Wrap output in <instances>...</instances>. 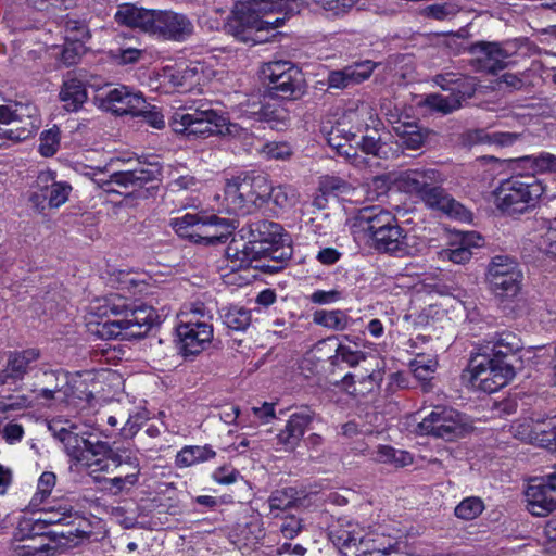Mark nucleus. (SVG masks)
Masks as SVG:
<instances>
[{"label":"nucleus","instance_id":"nucleus-1","mask_svg":"<svg viewBox=\"0 0 556 556\" xmlns=\"http://www.w3.org/2000/svg\"><path fill=\"white\" fill-rule=\"evenodd\" d=\"M296 0H236L231 16L225 25L226 31L245 43L267 41V33L282 26L285 17L273 18L274 13L291 15L300 12Z\"/></svg>","mask_w":556,"mask_h":556},{"label":"nucleus","instance_id":"nucleus-2","mask_svg":"<svg viewBox=\"0 0 556 556\" xmlns=\"http://www.w3.org/2000/svg\"><path fill=\"white\" fill-rule=\"evenodd\" d=\"M252 126V121L271 123L279 118V111L260 108L257 111L241 110L238 116ZM169 125L174 132L192 138H207L215 135L230 136L241 140L249 137L248 125L230 123L224 115L212 109H197L191 113L177 111Z\"/></svg>","mask_w":556,"mask_h":556},{"label":"nucleus","instance_id":"nucleus-3","mask_svg":"<svg viewBox=\"0 0 556 556\" xmlns=\"http://www.w3.org/2000/svg\"><path fill=\"white\" fill-rule=\"evenodd\" d=\"M358 223L379 252L405 257L418 255L426 249L424 239L401 227L396 216L387 210L366 207L361 211Z\"/></svg>","mask_w":556,"mask_h":556},{"label":"nucleus","instance_id":"nucleus-4","mask_svg":"<svg viewBox=\"0 0 556 556\" xmlns=\"http://www.w3.org/2000/svg\"><path fill=\"white\" fill-rule=\"evenodd\" d=\"M252 239L244 244L242 253L249 265L256 262L255 268L274 274L281 270L292 256L290 237L282 227L273 222L261 220L253 224Z\"/></svg>","mask_w":556,"mask_h":556},{"label":"nucleus","instance_id":"nucleus-5","mask_svg":"<svg viewBox=\"0 0 556 556\" xmlns=\"http://www.w3.org/2000/svg\"><path fill=\"white\" fill-rule=\"evenodd\" d=\"M439 180L440 175L434 169H409L396 175L393 182L397 190L420 199L431 208L463 222L471 220V213L463 204L434 186Z\"/></svg>","mask_w":556,"mask_h":556},{"label":"nucleus","instance_id":"nucleus-6","mask_svg":"<svg viewBox=\"0 0 556 556\" xmlns=\"http://www.w3.org/2000/svg\"><path fill=\"white\" fill-rule=\"evenodd\" d=\"M49 430L58 439L65 453L77 464L96 471H110L108 462L111 450L105 442L91 440V435L67 419H53Z\"/></svg>","mask_w":556,"mask_h":556},{"label":"nucleus","instance_id":"nucleus-7","mask_svg":"<svg viewBox=\"0 0 556 556\" xmlns=\"http://www.w3.org/2000/svg\"><path fill=\"white\" fill-rule=\"evenodd\" d=\"M545 192V185L534 177L513 176L493 191L494 205L504 215L519 216L533 210Z\"/></svg>","mask_w":556,"mask_h":556},{"label":"nucleus","instance_id":"nucleus-8","mask_svg":"<svg viewBox=\"0 0 556 556\" xmlns=\"http://www.w3.org/2000/svg\"><path fill=\"white\" fill-rule=\"evenodd\" d=\"M170 226L179 237L203 244L222 242L231 235L233 229L229 219L204 212L186 213L172 218Z\"/></svg>","mask_w":556,"mask_h":556},{"label":"nucleus","instance_id":"nucleus-9","mask_svg":"<svg viewBox=\"0 0 556 556\" xmlns=\"http://www.w3.org/2000/svg\"><path fill=\"white\" fill-rule=\"evenodd\" d=\"M0 148L24 141L40 127L38 109L33 103L0 105Z\"/></svg>","mask_w":556,"mask_h":556},{"label":"nucleus","instance_id":"nucleus-10","mask_svg":"<svg viewBox=\"0 0 556 556\" xmlns=\"http://www.w3.org/2000/svg\"><path fill=\"white\" fill-rule=\"evenodd\" d=\"M156 317L151 306L139 305L128 308L126 305L121 318L98 321L96 332L105 340L141 336L154 324Z\"/></svg>","mask_w":556,"mask_h":556},{"label":"nucleus","instance_id":"nucleus-11","mask_svg":"<svg viewBox=\"0 0 556 556\" xmlns=\"http://www.w3.org/2000/svg\"><path fill=\"white\" fill-rule=\"evenodd\" d=\"M469 428L464 415L450 407L435 406L418 422L416 432L451 441L463 437Z\"/></svg>","mask_w":556,"mask_h":556},{"label":"nucleus","instance_id":"nucleus-12","mask_svg":"<svg viewBox=\"0 0 556 556\" xmlns=\"http://www.w3.org/2000/svg\"><path fill=\"white\" fill-rule=\"evenodd\" d=\"M469 370L471 384L488 393L500 390L515 376L514 367L509 363L489 355L472 358Z\"/></svg>","mask_w":556,"mask_h":556},{"label":"nucleus","instance_id":"nucleus-13","mask_svg":"<svg viewBox=\"0 0 556 556\" xmlns=\"http://www.w3.org/2000/svg\"><path fill=\"white\" fill-rule=\"evenodd\" d=\"M39 523L43 530L46 527L51 525L63 523L71 527L66 531L52 532L50 538H54L55 534H68L79 540L77 546L87 541L90 536L91 530L87 519L83 518L73 507L66 502H58L53 504H47L43 506L39 516L37 517Z\"/></svg>","mask_w":556,"mask_h":556},{"label":"nucleus","instance_id":"nucleus-14","mask_svg":"<svg viewBox=\"0 0 556 556\" xmlns=\"http://www.w3.org/2000/svg\"><path fill=\"white\" fill-rule=\"evenodd\" d=\"M486 278L492 292L498 298H514L521 289L522 273L518 263L508 256L493 257Z\"/></svg>","mask_w":556,"mask_h":556},{"label":"nucleus","instance_id":"nucleus-15","mask_svg":"<svg viewBox=\"0 0 556 556\" xmlns=\"http://www.w3.org/2000/svg\"><path fill=\"white\" fill-rule=\"evenodd\" d=\"M73 191L70 182L58 180L56 174L50 169L41 170L36 178V190L30 195V202L38 208H59L64 205Z\"/></svg>","mask_w":556,"mask_h":556},{"label":"nucleus","instance_id":"nucleus-16","mask_svg":"<svg viewBox=\"0 0 556 556\" xmlns=\"http://www.w3.org/2000/svg\"><path fill=\"white\" fill-rule=\"evenodd\" d=\"M96 101L106 111L118 115H139L146 108L143 94L125 85L99 91Z\"/></svg>","mask_w":556,"mask_h":556},{"label":"nucleus","instance_id":"nucleus-17","mask_svg":"<svg viewBox=\"0 0 556 556\" xmlns=\"http://www.w3.org/2000/svg\"><path fill=\"white\" fill-rule=\"evenodd\" d=\"M415 553L405 539L393 538L378 530L367 532L358 543L356 551H353L354 556L414 555Z\"/></svg>","mask_w":556,"mask_h":556},{"label":"nucleus","instance_id":"nucleus-18","mask_svg":"<svg viewBox=\"0 0 556 556\" xmlns=\"http://www.w3.org/2000/svg\"><path fill=\"white\" fill-rule=\"evenodd\" d=\"M470 53L479 70L494 73L511 63L515 50L510 43L480 41L470 47Z\"/></svg>","mask_w":556,"mask_h":556},{"label":"nucleus","instance_id":"nucleus-19","mask_svg":"<svg viewBox=\"0 0 556 556\" xmlns=\"http://www.w3.org/2000/svg\"><path fill=\"white\" fill-rule=\"evenodd\" d=\"M194 30L192 22L181 13L170 10H156L154 15L152 36L174 41H184Z\"/></svg>","mask_w":556,"mask_h":556},{"label":"nucleus","instance_id":"nucleus-20","mask_svg":"<svg viewBox=\"0 0 556 556\" xmlns=\"http://www.w3.org/2000/svg\"><path fill=\"white\" fill-rule=\"evenodd\" d=\"M527 509L536 517H544L556 510V491L544 477L533 478L525 491Z\"/></svg>","mask_w":556,"mask_h":556},{"label":"nucleus","instance_id":"nucleus-21","mask_svg":"<svg viewBox=\"0 0 556 556\" xmlns=\"http://www.w3.org/2000/svg\"><path fill=\"white\" fill-rule=\"evenodd\" d=\"M159 86L165 93L185 92L200 84V72L197 66H166L157 74Z\"/></svg>","mask_w":556,"mask_h":556},{"label":"nucleus","instance_id":"nucleus-22","mask_svg":"<svg viewBox=\"0 0 556 556\" xmlns=\"http://www.w3.org/2000/svg\"><path fill=\"white\" fill-rule=\"evenodd\" d=\"M71 532L67 535L55 534L54 538H49L47 543L38 542V540L16 543L13 552L15 556H54L62 554L77 546L79 540L71 536Z\"/></svg>","mask_w":556,"mask_h":556},{"label":"nucleus","instance_id":"nucleus-23","mask_svg":"<svg viewBox=\"0 0 556 556\" xmlns=\"http://www.w3.org/2000/svg\"><path fill=\"white\" fill-rule=\"evenodd\" d=\"M482 241L478 232L459 231L454 235L448 248L438 253L439 258L454 264H466L472 257V249L481 247Z\"/></svg>","mask_w":556,"mask_h":556},{"label":"nucleus","instance_id":"nucleus-24","mask_svg":"<svg viewBox=\"0 0 556 556\" xmlns=\"http://www.w3.org/2000/svg\"><path fill=\"white\" fill-rule=\"evenodd\" d=\"M156 170L140 166L134 169L119 170L110 175V178L94 179V182L108 192L117 191L114 186L124 189H136L143 187L147 182L155 178Z\"/></svg>","mask_w":556,"mask_h":556},{"label":"nucleus","instance_id":"nucleus-25","mask_svg":"<svg viewBox=\"0 0 556 556\" xmlns=\"http://www.w3.org/2000/svg\"><path fill=\"white\" fill-rule=\"evenodd\" d=\"M178 346L184 355H197L206 350L213 340V326L200 325L197 328L176 326Z\"/></svg>","mask_w":556,"mask_h":556},{"label":"nucleus","instance_id":"nucleus-26","mask_svg":"<svg viewBox=\"0 0 556 556\" xmlns=\"http://www.w3.org/2000/svg\"><path fill=\"white\" fill-rule=\"evenodd\" d=\"M375 67L376 63L370 60H365L350 64L342 70L332 71L328 74V87L345 89L358 85L370 77Z\"/></svg>","mask_w":556,"mask_h":556},{"label":"nucleus","instance_id":"nucleus-27","mask_svg":"<svg viewBox=\"0 0 556 556\" xmlns=\"http://www.w3.org/2000/svg\"><path fill=\"white\" fill-rule=\"evenodd\" d=\"M389 122L392 124V132L396 137L394 143L399 144L400 154L403 149L418 150L426 142L429 132L417 123L404 121L393 114L389 115Z\"/></svg>","mask_w":556,"mask_h":556},{"label":"nucleus","instance_id":"nucleus-28","mask_svg":"<svg viewBox=\"0 0 556 556\" xmlns=\"http://www.w3.org/2000/svg\"><path fill=\"white\" fill-rule=\"evenodd\" d=\"M39 356L40 353L36 349L11 353L4 369L0 371V386L22 380L33 369V364L39 359Z\"/></svg>","mask_w":556,"mask_h":556},{"label":"nucleus","instance_id":"nucleus-29","mask_svg":"<svg viewBox=\"0 0 556 556\" xmlns=\"http://www.w3.org/2000/svg\"><path fill=\"white\" fill-rule=\"evenodd\" d=\"M313 420V415L309 410H301L293 413L287 425L277 434V450L286 452L293 451L302 440L307 426Z\"/></svg>","mask_w":556,"mask_h":556},{"label":"nucleus","instance_id":"nucleus-30","mask_svg":"<svg viewBox=\"0 0 556 556\" xmlns=\"http://www.w3.org/2000/svg\"><path fill=\"white\" fill-rule=\"evenodd\" d=\"M155 11L137 7L134 3H122L114 14V20L122 26L140 29L151 35Z\"/></svg>","mask_w":556,"mask_h":556},{"label":"nucleus","instance_id":"nucleus-31","mask_svg":"<svg viewBox=\"0 0 556 556\" xmlns=\"http://www.w3.org/2000/svg\"><path fill=\"white\" fill-rule=\"evenodd\" d=\"M43 377L54 379L56 383L53 386H42L39 389L33 390L31 397L35 401V406H50L58 400H63L67 392L65 387L67 386V376L65 372L50 370L43 371Z\"/></svg>","mask_w":556,"mask_h":556},{"label":"nucleus","instance_id":"nucleus-32","mask_svg":"<svg viewBox=\"0 0 556 556\" xmlns=\"http://www.w3.org/2000/svg\"><path fill=\"white\" fill-rule=\"evenodd\" d=\"M224 201L226 210L232 213H237L250 205V189L244 177L237 176L226 181Z\"/></svg>","mask_w":556,"mask_h":556},{"label":"nucleus","instance_id":"nucleus-33","mask_svg":"<svg viewBox=\"0 0 556 556\" xmlns=\"http://www.w3.org/2000/svg\"><path fill=\"white\" fill-rule=\"evenodd\" d=\"M67 27L75 31L68 41L61 50V60L65 65H73L78 62L80 56L85 53V46L83 41L89 38V33L86 26L78 22H68Z\"/></svg>","mask_w":556,"mask_h":556},{"label":"nucleus","instance_id":"nucleus-34","mask_svg":"<svg viewBox=\"0 0 556 556\" xmlns=\"http://www.w3.org/2000/svg\"><path fill=\"white\" fill-rule=\"evenodd\" d=\"M382 380L380 370L371 369L367 375L355 372L348 374L342 380L343 388L351 395H364L371 392Z\"/></svg>","mask_w":556,"mask_h":556},{"label":"nucleus","instance_id":"nucleus-35","mask_svg":"<svg viewBox=\"0 0 556 556\" xmlns=\"http://www.w3.org/2000/svg\"><path fill=\"white\" fill-rule=\"evenodd\" d=\"M344 119L356 128H369L375 130L380 124L372 105L365 101H354L349 104L344 113Z\"/></svg>","mask_w":556,"mask_h":556},{"label":"nucleus","instance_id":"nucleus-36","mask_svg":"<svg viewBox=\"0 0 556 556\" xmlns=\"http://www.w3.org/2000/svg\"><path fill=\"white\" fill-rule=\"evenodd\" d=\"M59 97L66 111L77 112L87 101L88 94L83 81L72 77L64 80Z\"/></svg>","mask_w":556,"mask_h":556},{"label":"nucleus","instance_id":"nucleus-37","mask_svg":"<svg viewBox=\"0 0 556 556\" xmlns=\"http://www.w3.org/2000/svg\"><path fill=\"white\" fill-rule=\"evenodd\" d=\"M365 530L357 522L351 520H341L338 528L333 529L330 533L331 539L336 545L342 548L354 549L362 538H365Z\"/></svg>","mask_w":556,"mask_h":556},{"label":"nucleus","instance_id":"nucleus-38","mask_svg":"<svg viewBox=\"0 0 556 556\" xmlns=\"http://www.w3.org/2000/svg\"><path fill=\"white\" fill-rule=\"evenodd\" d=\"M342 131L343 129L339 127L332 128L327 139L329 146L355 166H362L364 164V157L358 154V149L351 144V140L354 139L355 136L350 135L349 137H342Z\"/></svg>","mask_w":556,"mask_h":556},{"label":"nucleus","instance_id":"nucleus-39","mask_svg":"<svg viewBox=\"0 0 556 556\" xmlns=\"http://www.w3.org/2000/svg\"><path fill=\"white\" fill-rule=\"evenodd\" d=\"M313 323L332 331H344L353 325V319L342 309H319L313 314Z\"/></svg>","mask_w":556,"mask_h":556},{"label":"nucleus","instance_id":"nucleus-40","mask_svg":"<svg viewBox=\"0 0 556 556\" xmlns=\"http://www.w3.org/2000/svg\"><path fill=\"white\" fill-rule=\"evenodd\" d=\"M361 151L367 155H374L379 159H393L400 155V147L392 140H382L372 135L363 137L361 142Z\"/></svg>","mask_w":556,"mask_h":556},{"label":"nucleus","instance_id":"nucleus-41","mask_svg":"<svg viewBox=\"0 0 556 556\" xmlns=\"http://www.w3.org/2000/svg\"><path fill=\"white\" fill-rule=\"evenodd\" d=\"M125 308V299L118 295H111L110 298L94 300L89 306V312L99 318L108 317L106 320H109L121 318Z\"/></svg>","mask_w":556,"mask_h":556},{"label":"nucleus","instance_id":"nucleus-42","mask_svg":"<svg viewBox=\"0 0 556 556\" xmlns=\"http://www.w3.org/2000/svg\"><path fill=\"white\" fill-rule=\"evenodd\" d=\"M434 83L443 90H450V93L470 97L473 92V83L470 78L460 74L445 73L434 77Z\"/></svg>","mask_w":556,"mask_h":556},{"label":"nucleus","instance_id":"nucleus-43","mask_svg":"<svg viewBox=\"0 0 556 556\" xmlns=\"http://www.w3.org/2000/svg\"><path fill=\"white\" fill-rule=\"evenodd\" d=\"M211 314L203 303H190L185 305L178 314L177 326L197 328L200 325H211Z\"/></svg>","mask_w":556,"mask_h":556},{"label":"nucleus","instance_id":"nucleus-44","mask_svg":"<svg viewBox=\"0 0 556 556\" xmlns=\"http://www.w3.org/2000/svg\"><path fill=\"white\" fill-rule=\"evenodd\" d=\"M465 99V96H459L458 93H448V94H439L432 93L426 96L418 103L427 105L431 110L442 113L448 114L460 108L462 101Z\"/></svg>","mask_w":556,"mask_h":556},{"label":"nucleus","instance_id":"nucleus-45","mask_svg":"<svg viewBox=\"0 0 556 556\" xmlns=\"http://www.w3.org/2000/svg\"><path fill=\"white\" fill-rule=\"evenodd\" d=\"M522 348L521 340L513 332H502L492 342L489 356L493 358H505Z\"/></svg>","mask_w":556,"mask_h":556},{"label":"nucleus","instance_id":"nucleus-46","mask_svg":"<svg viewBox=\"0 0 556 556\" xmlns=\"http://www.w3.org/2000/svg\"><path fill=\"white\" fill-rule=\"evenodd\" d=\"M302 81V73L294 66L290 68L289 73L285 74V76H280L270 85L271 89L277 91L280 97L288 98L301 92Z\"/></svg>","mask_w":556,"mask_h":556},{"label":"nucleus","instance_id":"nucleus-47","mask_svg":"<svg viewBox=\"0 0 556 556\" xmlns=\"http://www.w3.org/2000/svg\"><path fill=\"white\" fill-rule=\"evenodd\" d=\"M298 502V492L294 488H283L274 491L267 501L269 515L276 518L279 514L292 506Z\"/></svg>","mask_w":556,"mask_h":556},{"label":"nucleus","instance_id":"nucleus-48","mask_svg":"<svg viewBox=\"0 0 556 556\" xmlns=\"http://www.w3.org/2000/svg\"><path fill=\"white\" fill-rule=\"evenodd\" d=\"M215 455V451L208 445L185 446L176 456V465L179 467H189L198 463L207 462L214 458Z\"/></svg>","mask_w":556,"mask_h":556},{"label":"nucleus","instance_id":"nucleus-49","mask_svg":"<svg viewBox=\"0 0 556 556\" xmlns=\"http://www.w3.org/2000/svg\"><path fill=\"white\" fill-rule=\"evenodd\" d=\"M372 459L395 467H404L413 463V457L408 452L395 450L390 445H379L372 453Z\"/></svg>","mask_w":556,"mask_h":556},{"label":"nucleus","instance_id":"nucleus-50","mask_svg":"<svg viewBox=\"0 0 556 556\" xmlns=\"http://www.w3.org/2000/svg\"><path fill=\"white\" fill-rule=\"evenodd\" d=\"M224 325L235 331H244L251 324V312L241 306H230L222 315Z\"/></svg>","mask_w":556,"mask_h":556},{"label":"nucleus","instance_id":"nucleus-51","mask_svg":"<svg viewBox=\"0 0 556 556\" xmlns=\"http://www.w3.org/2000/svg\"><path fill=\"white\" fill-rule=\"evenodd\" d=\"M248 188L250 189L251 203L255 205L257 202H265L270 198L273 186L266 176H244Z\"/></svg>","mask_w":556,"mask_h":556},{"label":"nucleus","instance_id":"nucleus-52","mask_svg":"<svg viewBox=\"0 0 556 556\" xmlns=\"http://www.w3.org/2000/svg\"><path fill=\"white\" fill-rule=\"evenodd\" d=\"M43 531L42 526L39 523L37 517H23L18 520L17 527L14 532V542L22 543L31 540H37L36 536L40 535Z\"/></svg>","mask_w":556,"mask_h":556},{"label":"nucleus","instance_id":"nucleus-53","mask_svg":"<svg viewBox=\"0 0 556 556\" xmlns=\"http://www.w3.org/2000/svg\"><path fill=\"white\" fill-rule=\"evenodd\" d=\"M410 367L418 380L429 382L437 370L438 362L433 356L417 353L416 358L410 362Z\"/></svg>","mask_w":556,"mask_h":556},{"label":"nucleus","instance_id":"nucleus-54","mask_svg":"<svg viewBox=\"0 0 556 556\" xmlns=\"http://www.w3.org/2000/svg\"><path fill=\"white\" fill-rule=\"evenodd\" d=\"M30 407H35V401L31 395L23 394L2 399L0 400V421L9 418L12 413Z\"/></svg>","mask_w":556,"mask_h":556},{"label":"nucleus","instance_id":"nucleus-55","mask_svg":"<svg viewBox=\"0 0 556 556\" xmlns=\"http://www.w3.org/2000/svg\"><path fill=\"white\" fill-rule=\"evenodd\" d=\"M540 421L541 418L534 419L533 417L518 419L511 425V432L515 438L533 444L534 440H538L536 430Z\"/></svg>","mask_w":556,"mask_h":556},{"label":"nucleus","instance_id":"nucleus-56","mask_svg":"<svg viewBox=\"0 0 556 556\" xmlns=\"http://www.w3.org/2000/svg\"><path fill=\"white\" fill-rule=\"evenodd\" d=\"M484 509L485 505L480 497L468 496L455 507V516L459 519L469 521L478 518Z\"/></svg>","mask_w":556,"mask_h":556},{"label":"nucleus","instance_id":"nucleus-57","mask_svg":"<svg viewBox=\"0 0 556 556\" xmlns=\"http://www.w3.org/2000/svg\"><path fill=\"white\" fill-rule=\"evenodd\" d=\"M533 444L551 451H556V424L554 420L541 419Z\"/></svg>","mask_w":556,"mask_h":556},{"label":"nucleus","instance_id":"nucleus-58","mask_svg":"<svg viewBox=\"0 0 556 556\" xmlns=\"http://www.w3.org/2000/svg\"><path fill=\"white\" fill-rule=\"evenodd\" d=\"M257 153L265 160H287L292 154V149L287 142L269 141L264 143Z\"/></svg>","mask_w":556,"mask_h":556},{"label":"nucleus","instance_id":"nucleus-59","mask_svg":"<svg viewBox=\"0 0 556 556\" xmlns=\"http://www.w3.org/2000/svg\"><path fill=\"white\" fill-rule=\"evenodd\" d=\"M536 244L541 252L556 258V218L540 235Z\"/></svg>","mask_w":556,"mask_h":556},{"label":"nucleus","instance_id":"nucleus-60","mask_svg":"<svg viewBox=\"0 0 556 556\" xmlns=\"http://www.w3.org/2000/svg\"><path fill=\"white\" fill-rule=\"evenodd\" d=\"M60 148V130L51 128L40 135L39 152L42 156L54 155Z\"/></svg>","mask_w":556,"mask_h":556},{"label":"nucleus","instance_id":"nucleus-61","mask_svg":"<svg viewBox=\"0 0 556 556\" xmlns=\"http://www.w3.org/2000/svg\"><path fill=\"white\" fill-rule=\"evenodd\" d=\"M280 208L293 206L298 201L296 191L289 186L273 187L270 198Z\"/></svg>","mask_w":556,"mask_h":556},{"label":"nucleus","instance_id":"nucleus-62","mask_svg":"<svg viewBox=\"0 0 556 556\" xmlns=\"http://www.w3.org/2000/svg\"><path fill=\"white\" fill-rule=\"evenodd\" d=\"M56 483V476L51 471H45L38 479L37 492L33 496L31 503L34 505L41 503L47 498Z\"/></svg>","mask_w":556,"mask_h":556},{"label":"nucleus","instance_id":"nucleus-63","mask_svg":"<svg viewBox=\"0 0 556 556\" xmlns=\"http://www.w3.org/2000/svg\"><path fill=\"white\" fill-rule=\"evenodd\" d=\"M523 160L536 172H556V155L552 153L542 152L538 155L526 156Z\"/></svg>","mask_w":556,"mask_h":556},{"label":"nucleus","instance_id":"nucleus-64","mask_svg":"<svg viewBox=\"0 0 556 556\" xmlns=\"http://www.w3.org/2000/svg\"><path fill=\"white\" fill-rule=\"evenodd\" d=\"M520 138V134L518 132H509V131H492L485 132L480 137L482 142L504 148L513 146Z\"/></svg>","mask_w":556,"mask_h":556}]
</instances>
